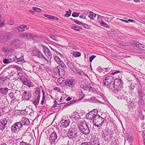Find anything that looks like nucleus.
<instances>
[{"mask_svg":"<svg viewBox=\"0 0 145 145\" xmlns=\"http://www.w3.org/2000/svg\"><path fill=\"white\" fill-rule=\"evenodd\" d=\"M73 55L75 57H78L81 56V54L79 52H74Z\"/></svg>","mask_w":145,"mask_h":145,"instance_id":"obj_52","label":"nucleus"},{"mask_svg":"<svg viewBox=\"0 0 145 145\" xmlns=\"http://www.w3.org/2000/svg\"><path fill=\"white\" fill-rule=\"evenodd\" d=\"M96 57V56L94 55H92L89 58V61L90 63H91L92 62L93 59H94V58H95Z\"/></svg>","mask_w":145,"mask_h":145,"instance_id":"obj_55","label":"nucleus"},{"mask_svg":"<svg viewBox=\"0 0 145 145\" xmlns=\"http://www.w3.org/2000/svg\"><path fill=\"white\" fill-rule=\"evenodd\" d=\"M54 59L58 64L62 61L57 56H55L54 57Z\"/></svg>","mask_w":145,"mask_h":145,"instance_id":"obj_45","label":"nucleus"},{"mask_svg":"<svg viewBox=\"0 0 145 145\" xmlns=\"http://www.w3.org/2000/svg\"><path fill=\"white\" fill-rule=\"evenodd\" d=\"M0 109L2 110V112L3 113V114L4 113H7L8 112L7 108L6 106H3V105L1 106L0 108Z\"/></svg>","mask_w":145,"mask_h":145,"instance_id":"obj_31","label":"nucleus"},{"mask_svg":"<svg viewBox=\"0 0 145 145\" xmlns=\"http://www.w3.org/2000/svg\"><path fill=\"white\" fill-rule=\"evenodd\" d=\"M16 56L13 55H10L8 56V59L11 62L14 61L15 60V58Z\"/></svg>","mask_w":145,"mask_h":145,"instance_id":"obj_35","label":"nucleus"},{"mask_svg":"<svg viewBox=\"0 0 145 145\" xmlns=\"http://www.w3.org/2000/svg\"><path fill=\"white\" fill-rule=\"evenodd\" d=\"M22 83L24 85H25L27 86L30 87L33 86L32 83L29 80H28L27 78L26 80L24 81Z\"/></svg>","mask_w":145,"mask_h":145,"instance_id":"obj_24","label":"nucleus"},{"mask_svg":"<svg viewBox=\"0 0 145 145\" xmlns=\"http://www.w3.org/2000/svg\"><path fill=\"white\" fill-rule=\"evenodd\" d=\"M112 133V132H110V135L109 136L107 137V135H105L103 136V138L105 141H110L111 140L113 137Z\"/></svg>","mask_w":145,"mask_h":145,"instance_id":"obj_21","label":"nucleus"},{"mask_svg":"<svg viewBox=\"0 0 145 145\" xmlns=\"http://www.w3.org/2000/svg\"><path fill=\"white\" fill-rule=\"evenodd\" d=\"M58 64L59 65L57 66H59V68L61 69V76H63L65 72L64 69H66L67 67L65 63L62 61L60 62Z\"/></svg>","mask_w":145,"mask_h":145,"instance_id":"obj_13","label":"nucleus"},{"mask_svg":"<svg viewBox=\"0 0 145 145\" xmlns=\"http://www.w3.org/2000/svg\"><path fill=\"white\" fill-rule=\"evenodd\" d=\"M33 55L35 56H37L40 58L46 63H48V60L43 56V54L39 50H36L33 51Z\"/></svg>","mask_w":145,"mask_h":145,"instance_id":"obj_6","label":"nucleus"},{"mask_svg":"<svg viewBox=\"0 0 145 145\" xmlns=\"http://www.w3.org/2000/svg\"><path fill=\"white\" fill-rule=\"evenodd\" d=\"M59 68V66H57L53 69L54 72L56 74H58L59 75L61 76V69Z\"/></svg>","mask_w":145,"mask_h":145,"instance_id":"obj_29","label":"nucleus"},{"mask_svg":"<svg viewBox=\"0 0 145 145\" xmlns=\"http://www.w3.org/2000/svg\"><path fill=\"white\" fill-rule=\"evenodd\" d=\"M35 97L37 99L34 101L31 100V101L33 104L36 107H37L39 102L40 99V91L39 88H37L35 91Z\"/></svg>","mask_w":145,"mask_h":145,"instance_id":"obj_5","label":"nucleus"},{"mask_svg":"<svg viewBox=\"0 0 145 145\" xmlns=\"http://www.w3.org/2000/svg\"><path fill=\"white\" fill-rule=\"evenodd\" d=\"M20 115L22 116L26 115L28 114V111H27L26 109L24 110H20Z\"/></svg>","mask_w":145,"mask_h":145,"instance_id":"obj_37","label":"nucleus"},{"mask_svg":"<svg viewBox=\"0 0 145 145\" xmlns=\"http://www.w3.org/2000/svg\"><path fill=\"white\" fill-rule=\"evenodd\" d=\"M29 132L27 130H26V131L24 132L22 134L23 136H27L28 135Z\"/></svg>","mask_w":145,"mask_h":145,"instance_id":"obj_62","label":"nucleus"},{"mask_svg":"<svg viewBox=\"0 0 145 145\" xmlns=\"http://www.w3.org/2000/svg\"><path fill=\"white\" fill-rule=\"evenodd\" d=\"M3 63L5 64L9 63L10 62L9 60L7 59H3Z\"/></svg>","mask_w":145,"mask_h":145,"instance_id":"obj_54","label":"nucleus"},{"mask_svg":"<svg viewBox=\"0 0 145 145\" xmlns=\"http://www.w3.org/2000/svg\"><path fill=\"white\" fill-rule=\"evenodd\" d=\"M113 78L111 76H108L106 77L105 78V80H112V79Z\"/></svg>","mask_w":145,"mask_h":145,"instance_id":"obj_59","label":"nucleus"},{"mask_svg":"<svg viewBox=\"0 0 145 145\" xmlns=\"http://www.w3.org/2000/svg\"><path fill=\"white\" fill-rule=\"evenodd\" d=\"M32 9L34 11L37 12H40L41 11L40 9L36 7H33Z\"/></svg>","mask_w":145,"mask_h":145,"instance_id":"obj_47","label":"nucleus"},{"mask_svg":"<svg viewBox=\"0 0 145 145\" xmlns=\"http://www.w3.org/2000/svg\"><path fill=\"white\" fill-rule=\"evenodd\" d=\"M8 89L7 87L4 88H1L0 89V92L3 95H7L8 93Z\"/></svg>","mask_w":145,"mask_h":145,"instance_id":"obj_26","label":"nucleus"},{"mask_svg":"<svg viewBox=\"0 0 145 145\" xmlns=\"http://www.w3.org/2000/svg\"><path fill=\"white\" fill-rule=\"evenodd\" d=\"M90 145H100L99 139L97 138H95L93 139V141L90 142Z\"/></svg>","mask_w":145,"mask_h":145,"instance_id":"obj_25","label":"nucleus"},{"mask_svg":"<svg viewBox=\"0 0 145 145\" xmlns=\"http://www.w3.org/2000/svg\"><path fill=\"white\" fill-rule=\"evenodd\" d=\"M9 95L11 99H14V94L13 92H11L9 94Z\"/></svg>","mask_w":145,"mask_h":145,"instance_id":"obj_58","label":"nucleus"},{"mask_svg":"<svg viewBox=\"0 0 145 145\" xmlns=\"http://www.w3.org/2000/svg\"><path fill=\"white\" fill-rule=\"evenodd\" d=\"M65 103H60L59 104H58L54 108L55 109H57L58 108L61 107V106H63V105Z\"/></svg>","mask_w":145,"mask_h":145,"instance_id":"obj_50","label":"nucleus"},{"mask_svg":"<svg viewBox=\"0 0 145 145\" xmlns=\"http://www.w3.org/2000/svg\"><path fill=\"white\" fill-rule=\"evenodd\" d=\"M101 25L108 28H110V26L107 24L106 23L104 22H101Z\"/></svg>","mask_w":145,"mask_h":145,"instance_id":"obj_43","label":"nucleus"},{"mask_svg":"<svg viewBox=\"0 0 145 145\" xmlns=\"http://www.w3.org/2000/svg\"><path fill=\"white\" fill-rule=\"evenodd\" d=\"M103 69L101 67L99 66L98 68L97 69V70L98 71L100 72H102Z\"/></svg>","mask_w":145,"mask_h":145,"instance_id":"obj_63","label":"nucleus"},{"mask_svg":"<svg viewBox=\"0 0 145 145\" xmlns=\"http://www.w3.org/2000/svg\"><path fill=\"white\" fill-rule=\"evenodd\" d=\"M109 115L108 114H107L105 113L101 114V115L100 116L102 118L104 119V121L105 122V121H106L107 120V118L108 117V115Z\"/></svg>","mask_w":145,"mask_h":145,"instance_id":"obj_36","label":"nucleus"},{"mask_svg":"<svg viewBox=\"0 0 145 145\" xmlns=\"http://www.w3.org/2000/svg\"><path fill=\"white\" fill-rule=\"evenodd\" d=\"M66 12V13L65 14V16L67 17H68L71 15V10L69 9V11H67Z\"/></svg>","mask_w":145,"mask_h":145,"instance_id":"obj_48","label":"nucleus"},{"mask_svg":"<svg viewBox=\"0 0 145 145\" xmlns=\"http://www.w3.org/2000/svg\"><path fill=\"white\" fill-rule=\"evenodd\" d=\"M112 80H107L106 81V80H103V83L104 85L106 86L108 85H110V84H112V83H114V82L112 81Z\"/></svg>","mask_w":145,"mask_h":145,"instance_id":"obj_32","label":"nucleus"},{"mask_svg":"<svg viewBox=\"0 0 145 145\" xmlns=\"http://www.w3.org/2000/svg\"><path fill=\"white\" fill-rule=\"evenodd\" d=\"M80 118V116L78 112H76L72 113L71 116V118L72 119V120L74 122H76ZM75 123V122H74Z\"/></svg>","mask_w":145,"mask_h":145,"instance_id":"obj_17","label":"nucleus"},{"mask_svg":"<svg viewBox=\"0 0 145 145\" xmlns=\"http://www.w3.org/2000/svg\"><path fill=\"white\" fill-rule=\"evenodd\" d=\"M107 87L108 88V89L110 91L112 92V94H114V95L116 96L117 95L119 92L115 91V88L114 89L115 85H114L113 83L112 84H110V85H107Z\"/></svg>","mask_w":145,"mask_h":145,"instance_id":"obj_15","label":"nucleus"},{"mask_svg":"<svg viewBox=\"0 0 145 145\" xmlns=\"http://www.w3.org/2000/svg\"><path fill=\"white\" fill-rule=\"evenodd\" d=\"M21 36L22 38L27 39H31L33 37V36L29 33H22Z\"/></svg>","mask_w":145,"mask_h":145,"instance_id":"obj_20","label":"nucleus"},{"mask_svg":"<svg viewBox=\"0 0 145 145\" xmlns=\"http://www.w3.org/2000/svg\"><path fill=\"white\" fill-rule=\"evenodd\" d=\"M88 91H91L92 93H96L97 92V91L95 89L91 87H89Z\"/></svg>","mask_w":145,"mask_h":145,"instance_id":"obj_44","label":"nucleus"},{"mask_svg":"<svg viewBox=\"0 0 145 145\" xmlns=\"http://www.w3.org/2000/svg\"><path fill=\"white\" fill-rule=\"evenodd\" d=\"M128 87L130 89V90L131 91L133 90L135 88V86L132 84H131L130 85V86H128Z\"/></svg>","mask_w":145,"mask_h":145,"instance_id":"obj_53","label":"nucleus"},{"mask_svg":"<svg viewBox=\"0 0 145 145\" xmlns=\"http://www.w3.org/2000/svg\"><path fill=\"white\" fill-rule=\"evenodd\" d=\"M74 80L73 79H66L65 82V85L71 88L73 87L74 85Z\"/></svg>","mask_w":145,"mask_h":145,"instance_id":"obj_16","label":"nucleus"},{"mask_svg":"<svg viewBox=\"0 0 145 145\" xmlns=\"http://www.w3.org/2000/svg\"><path fill=\"white\" fill-rule=\"evenodd\" d=\"M59 132L56 131H54L50 135V142L51 145L55 144L56 142V139L58 135Z\"/></svg>","mask_w":145,"mask_h":145,"instance_id":"obj_7","label":"nucleus"},{"mask_svg":"<svg viewBox=\"0 0 145 145\" xmlns=\"http://www.w3.org/2000/svg\"><path fill=\"white\" fill-rule=\"evenodd\" d=\"M24 25H21L16 27L17 29L19 31L22 32L24 30Z\"/></svg>","mask_w":145,"mask_h":145,"instance_id":"obj_34","label":"nucleus"},{"mask_svg":"<svg viewBox=\"0 0 145 145\" xmlns=\"http://www.w3.org/2000/svg\"><path fill=\"white\" fill-rule=\"evenodd\" d=\"M39 62H36L35 64H33L32 65V68L33 70L37 69L38 68V66L39 65Z\"/></svg>","mask_w":145,"mask_h":145,"instance_id":"obj_46","label":"nucleus"},{"mask_svg":"<svg viewBox=\"0 0 145 145\" xmlns=\"http://www.w3.org/2000/svg\"><path fill=\"white\" fill-rule=\"evenodd\" d=\"M22 101H30L32 95L31 93L29 91H24L22 93Z\"/></svg>","mask_w":145,"mask_h":145,"instance_id":"obj_9","label":"nucleus"},{"mask_svg":"<svg viewBox=\"0 0 145 145\" xmlns=\"http://www.w3.org/2000/svg\"><path fill=\"white\" fill-rule=\"evenodd\" d=\"M43 51L46 55L48 58L51 59L52 57V55L50 50L44 45H42Z\"/></svg>","mask_w":145,"mask_h":145,"instance_id":"obj_11","label":"nucleus"},{"mask_svg":"<svg viewBox=\"0 0 145 145\" xmlns=\"http://www.w3.org/2000/svg\"><path fill=\"white\" fill-rule=\"evenodd\" d=\"M98 112V111L97 109H94L87 114L86 117L88 119H89L91 120H93L95 118V116L98 115L97 114Z\"/></svg>","mask_w":145,"mask_h":145,"instance_id":"obj_8","label":"nucleus"},{"mask_svg":"<svg viewBox=\"0 0 145 145\" xmlns=\"http://www.w3.org/2000/svg\"><path fill=\"white\" fill-rule=\"evenodd\" d=\"M8 76H10V78L11 77V76H12L14 75V74L15 73V72H14V70H9L7 72Z\"/></svg>","mask_w":145,"mask_h":145,"instance_id":"obj_41","label":"nucleus"},{"mask_svg":"<svg viewBox=\"0 0 145 145\" xmlns=\"http://www.w3.org/2000/svg\"><path fill=\"white\" fill-rule=\"evenodd\" d=\"M71 105L70 102L69 101L66 103L63 107V108H65Z\"/></svg>","mask_w":145,"mask_h":145,"instance_id":"obj_60","label":"nucleus"},{"mask_svg":"<svg viewBox=\"0 0 145 145\" xmlns=\"http://www.w3.org/2000/svg\"><path fill=\"white\" fill-rule=\"evenodd\" d=\"M121 91L119 90V93H118L117 95H116V96L117 97L118 99H123L126 100L127 99L126 97L125 96L124 94L122 93L121 92Z\"/></svg>","mask_w":145,"mask_h":145,"instance_id":"obj_27","label":"nucleus"},{"mask_svg":"<svg viewBox=\"0 0 145 145\" xmlns=\"http://www.w3.org/2000/svg\"><path fill=\"white\" fill-rule=\"evenodd\" d=\"M71 27L72 29L77 31H79L82 29V27H80L79 26L75 24H74L72 25Z\"/></svg>","mask_w":145,"mask_h":145,"instance_id":"obj_33","label":"nucleus"},{"mask_svg":"<svg viewBox=\"0 0 145 145\" xmlns=\"http://www.w3.org/2000/svg\"><path fill=\"white\" fill-rule=\"evenodd\" d=\"M4 71V70L3 71L2 73L0 75V76L2 78H1L2 79H3L2 80L3 82H4V81L7 80H9L10 78V76H8L7 74V72L5 73V74H4V75H3V72Z\"/></svg>","mask_w":145,"mask_h":145,"instance_id":"obj_23","label":"nucleus"},{"mask_svg":"<svg viewBox=\"0 0 145 145\" xmlns=\"http://www.w3.org/2000/svg\"><path fill=\"white\" fill-rule=\"evenodd\" d=\"M50 38L53 39L56 42H58V40L57 39V38L54 35H52L50 37Z\"/></svg>","mask_w":145,"mask_h":145,"instance_id":"obj_57","label":"nucleus"},{"mask_svg":"<svg viewBox=\"0 0 145 145\" xmlns=\"http://www.w3.org/2000/svg\"><path fill=\"white\" fill-rule=\"evenodd\" d=\"M17 75L18 78L20 79L22 82L26 80L27 78L25 77L26 75L25 73L21 72H18Z\"/></svg>","mask_w":145,"mask_h":145,"instance_id":"obj_19","label":"nucleus"},{"mask_svg":"<svg viewBox=\"0 0 145 145\" xmlns=\"http://www.w3.org/2000/svg\"><path fill=\"white\" fill-rule=\"evenodd\" d=\"M89 142H85L81 143L80 145H90Z\"/></svg>","mask_w":145,"mask_h":145,"instance_id":"obj_64","label":"nucleus"},{"mask_svg":"<svg viewBox=\"0 0 145 145\" xmlns=\"http://www.w3.org/2000/svg\"><path fill=\"white\" fill-rule=\"evenodd\" d=\"M113 84L115 86V91L119 92L120 88H124V83L122 80L120 78H116L114 80Z\"/></svg>","mask_w":145,"mask_h":145,"instance_id":"obj_3","label":"nucleus"},{"mask_svg":"<svg viewBox=\"0 0 145 145\" xmlns=\"http://www.w3.org/2000/svg\"><path fill=\"white\" fill-rule=\"evenodd\" d=\"M70 19L77 24L81 25L82 24H83L82 22L79 21L77 20L74 19L72 18H71Z\"/></svg>","mask_w":145,"mask_h":145,"instance_id":"obj_39","label":"nucleus"},{"mask_svg":"<svg viewBox=\"0 0 145 145\" xmlns=\"http://www.w3.org/2000/svg\"><path fill=\"white\" fill-rule=\"evenodd\" d=\"M22 124L20 121L15 123L11 127L12 132L13 133H16L19 132L22 128Z\"/></svg>","mask_w":145,"mask_h":145,"instance_id":"obj_4","label":"nucleus"},{"mask_svg":"<svg viewBox=\"0 0 145 145\" xmlns=\"http://www.w3.org/2000/svg\"><path fill=\"white\" fill-rule=\"evenodd\" d=\"M137 48L141 50H145V46L139 43Z\"/></svg>","mask_w":145,"mask_h":145,"instance_id":"obj_42","label":"nucleus"},{"mask_svg":"<svg viewBox=\"0 0 145 145\" xmlns=\"http://www.w3.org/2000/svg\"><path fill=\"white\" fill-rule=\"evenodd\" d=\"M80 14V13L79 12L77 13L75 12H74L72 13V16L74 17H77Z\"/></svg>","mask_w":145,"mask_h":145,"instance_id":"obj_51","label":"nucleus"},{"mask_svg":"<svg viewBox=\"0 0 145 145\" xmlns=\"http://www.w3.org/2000/svg\"><path fill=\"white\" fill-rule=\"evenodd\" d=\"M88 16L91 20L94 19V18H95L96 16V14H94L92 12H90L88 13Z\"/></svg>","mask_w":145,"mask_h":145,"instance_id":"obj_30","label":"nucleus"},{"mask_svg":"<svg viewBox=\"0 0 145 145\" xmlns=\"http://www.w3.org/2000/svg\"><path fill=\"white\" fill-rule=\"evenodd\" d=\"M24 61V59L23 56H21L20 58H19L17 61V62H19V61H21V62H23V61Z\"/></svg>","mask_w":145,"mask_h":145,"instance_id":"obj_61","label":"nucleus"},{"mask_svg":"<svg viewBox=\"0 0 145 145\" xmlns=\"http://www.w3.org/2000/svg\"><path fill=\"white\" fill-rule=\"evenodd\" d=\"M107 120H108V121H110L112 123H113L114 122L113 119L110 117L109 115H108V117L107 118Z\"/></svg>","mask_w":145,"mask_h":145,"instance_id":"obj_56","label":"nucleus"},{"mask_svg":"<svg viewBox=\"0 0 145 145\" xmlns=\"http://www.w3.org/2000/svg\"><path fill=\"white\" fill-rule=\"evenodd\" d=\"M76 124L77 123L72 122L67 133V137L69 140H71L73 141L75 140L76 137L80 136L82 134L77 128Z\"/></svg>","mask_w":145,"mask_h":145,"instance_id":"obj_1","label":"nucleus"},{"mask_svg":"<svg viewBox=\"0 0 145 145\" xmlns=\"http://www.w3.org/2000/svg\"><path fill=\"white\" fill-rule=\"evenodd\" d=\"M78 127L80 132L84 135H88L90 133V130L86 122L83 121L78 123Z\"/></svg>","mask_w":145,"mask_h":145,"instance_id":"obj_2","label":"nucleus"},{"mask_svg":"<svg viewBox=\"0 0 145 145\" xmlns=\"http://www.w3.org/2000/svg\"><path fill=\"white\" fill-rule=\"evenodd\" d=\"M21 123L23 126H29L30 125V121L29 120L26 118L23 117L20 121Z\"/></svg>","mask_w":145,"mask_h":145,"instance_id":"obj_18","label":"nucleus"},{"mask_svg":"<svg viewBox=\"0 0 145 145\" xmlns=\"http://www.w3.org/2000/svg\"><path fill=\"white\" fill-rule=\"evenodd\" d=\"M81 88L83 89L84 90H88L89 87L84 84H82L80 85Z\"/></svg>","mask_w":145,"mask_h":145,"instance_id":"obj_40","label":"nucleus"},{"mask_svg":"<svg viewBox=\"0 0 145 145\" xmlns=\"http://www.w3.org/2000/svg\"><path fill=\"white\" fill-rule=\"evenodd\" d=\"M93 123L96 124V123L103 124L105 123L104 119L102 118L99 114L96 115L93 120Z\"/></svg>","mask_w":145,"mask_h":145,"instance_id":"obj_10","label":"nucleus"},{"mask_svg":"<svg viewBox=\"0 0 145 145\" xmlns=\"http://www.w3.org/2000/svg\"><path fill=\"white\" fill-rule=\"evenodd\" d=\"M137 94L138 95V97L140 100H142L143 96L145 95L142 89V88L138 86L137 88Z\"/></svg>","mask_w":145,"mask_h":145,"instance_id":"obj_14","label":"nucleus"},{"mask_svg":"<svg viewBox=\"0 0 145 145\" xmlns=\"http://www.w3.org/2000/svg\"><path fill=\"white\" fill-rule=\"evenodd\" d=\"M63 120H62L61 122V126L63 127H67L69 125L70 122V120L69 119H67L64 121L63 122Z\"/></svg>","mask_w":145,"mask_h":145,"instance_id":"obj_22","label":"nucleus"},{"mask_svg":"<svg viewBox=\"0 0 145 145\" xmlns=\"http://www.w3.org/2000/svg\"><path fill=\"white\" fill-rule=\"evenodd\" d=\"M7 120L6 118H3L0 120V130L3 131L6 127L7 123Z\"/></svg>","mask_w":145,"mask_h":145,"instance_id":"obj_12","label":"nucleus"},{"mask_svg":"<svg viewBox=\"0 0 145 145\" xmlns=\"http://www.w3.org/2000/svg\"><path fill=\"white\" fill-rule=\"evenodd\" d=\"M66 64L68 67L72 71H74L76 69V67L71 62L67 61Z\"/></svg>","mask_w":145,"mask_h":145,"instance_id":"obj_28","label":"nucleus"},{"mask_svg":"<svg viewBox=\"0 0 145 145\" xmlns=\"http://www.w3.org/2000/svg\"><path fill=\"white\" fill-rule=\"evenodd\" d=\"M131 42V44L137 48L138 45L139 44V42L135 40H132Z\"/></svg>","mask_w":145,"mask_h":145,"instance_id":"obj_38","label":"nucleus"},{"mask_svg":"<svg viewBox=\"0 0 145 145\" xmlns=\"http://www.w3.org/2000/svg\"><path fill=\"white\" fill-rule=\"evenodd\" d=\"M120 72L121 71L119 70L113 71L112 73H111L110 74L115 75L118 73H119V74H120Z\"/></svg>","mask_w":145,"mask_h":145,"instance_id":"obj_49","label":"nucleus"}]
</instances>
